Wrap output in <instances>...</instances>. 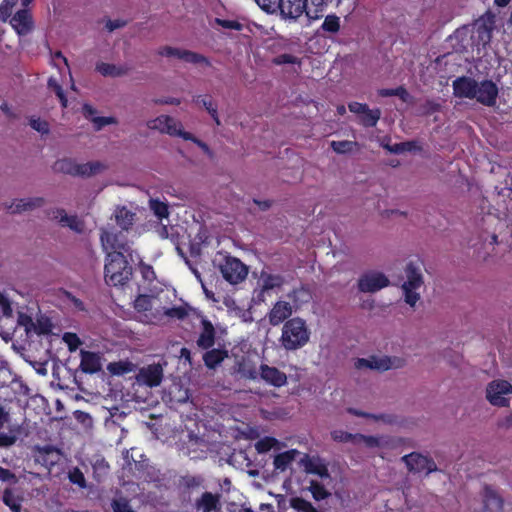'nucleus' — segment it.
<instances>
[{"label":"nucleus","instance_id":"4c0bfd02","mask_svg":"<svg viewBox=\"0 0 512 512\" xmlns=\"http://www.w3.org/2000/svg\"><path fill=\"white\" fill-rule=\"evenodd\" d=\"M381 116V112L379 109L371 110L369 107L363 114L360 116V122L365 127H374L379 121Z\"/></svg>","mask_w":512,"mask_h":512},{"label":"nucleus","instance_id":"f03ea898","mask_svg":"<svg viewBox=\"0 0 512 512\" xmlns=\"http://www.w3.org/2000/svg\"><path fill=\"white\" fill-rule=\"evenodd\" d=\"M132 276V266L121 252H108L104 267V277L108 285L122 286Z\"/></svg>","mask_w":512,"mask_h":512},{"label":"nucleus","instance_id":"e433bc0d","mask_svg":"<svg viewBox=\"0 0 512 512\" xmlns=\"http://www.w3.org/2000/svg\"><path fill=\"white\" fill-rule=\"evenodd\" d=\"M290 506L298 512H320L311 502L302 497H292L290 499Z\"/></svg>","mask_w":512,"mask_h":512},{"label":"nucleus","instance_id":"8fccbe9b","mask_svg":"<svg viewBox=\"0 0 512 512\" xmlns=\"http://www.w3.org/2000/svg\"><path fill=\"white\" fill-rule=\"evenodd\" d=\"M18 3V0H3L0 5V20L6 22L12 15L13 7Z\"/></svg>","mask_w":512,"mask_h":512},{"label":"nucleus","instance_id":"37998d69","mask_svg":"<svg viewBox=\"0 0 512 512\" xmlns=\"http://www.w3.org/2000/svg\"><path fill=\"white\" fill-rule=\"evenodd\" d=\"M48 87L54 91L58 99L60 100L61 106L63 108L67 107L68 100L65 95V92L62 88V86L58 83V81L55 78H49L48 80Z\"/></svg>","mask_w":512,"mask_h":512},{"label":"nucleus","instance_id":"49530a36","mask_svg":"<svg viewBox=\"0 0 512 512\" xmlns=\"http://www.w3.org/2000/svg\"><path fill=\"white\" fill-rule=\"evenodd\" d=\"M283 284V278L279 275H267L263 278L262 292H267Z\"/></svg>","mask_w":512,"mask_h":512},{"label":"nucleus","instance_id":"864d4df0","mask_svg":"<svg viewBox=\"0 0 512 512\" xmlns=\"http://www.w3.org/2000/svg\"><path fill=\"white\" fill-rule=\"evenodd\" d=\"M68 478L71 483L76 484L81 488L86 487V480L84 474L78 467H74L72 470L69 471Z\"/></svg>","mask_w":512,"mask_h":512},{"label":"nucleus","instance_id":"6e6d98bb","mask_svg":"<svg viewBox=\"0 0 512 512\" xmlns=\"http://www.w3.org/2000/svg\"><path fill=\"white\" fill-rule=\"evenodd\" d=\"M413 148H414V142H412V141L400 142V143H395L392 146H387V149L390 152L395 153V154H401L406 151H412Z\"/></svg>","mask_w":512,"mask_h":512},{"label":"nucleus","instance_id":"39448f33","mask_svg":"<svg viewBox=\"0 0 512 512\" xmlns=\"http://www.w3.org/2000/svg\"><path fill=\"white\" fill-rule=\"evenodd\" d=\"M222 277L230 284L243 282L248 275V267L238 258L226 256L220 265Z\"/></svg>","mask_w":512,"mask_h":512},{"label":"nucleus","instance_id":"cd10ccee","mask_svg":"<svg viewBox=\"0 0 512 512\" xmlns=\"http://www.w3.org/2000/svg\"><path fill=\"white\" fill-rule=\"evenodd\" d=\"M44 204V199L42 197L29 198V199H19L13 202L8 210L11 213H20L22 211L32 210L36 207H41Z\"/></svg>","mask_w":512,"mask_h":512},{"label":"nucleus","instance_id":"69168bd1","mask_svg":"<svg viewBox=\"0 0 512 512\" xmlns=\"http://www.w3.org/2000/svg\"><path fill=\"white\" fill-rule=\"evenodd\" d=\"M182 138L184 140H190L192 142H194L195 144H197L205 153H207L208 155H211L212 152L209 148V146L201 141L200 139L196 138L193 134H191L190 132H185L182 134Z\"/></svg>","mask_w":512,"mask_h":512},{"label":"nucleus","instance_id":"ddd939ff","mask_svg":"<svg viewBox=\"0 0 512 512\" xmlns=\"http://www.w3.org/2000/svg\"><path fill=\"white\" fill-rule=\"evenodd\" d=\"M409 471L425 472L429 474L437 470L436 463L433 459L423 456L420 453L412 452L402 457Z\"/></svg>","mask_w":512,"mask_h":512},{"label":"nucleus","instance_id":"7ed1b4c3","mask_svg":"<svg viewBox=\"0 0 512 512\" xmlns=\"http://www.w3.org/2000/svg\"><path fill=\"white\" fill-rule=\"evenodd\" d=\"M104 165L98 161L78 164L72 159L57 160L53 165V170L72 176L90 177L99 173Z\"/></svg>","mask_w":512,"mask_h":512},{"label":"nucleus","instance_id":"412c9836","mask_svg":"<svg viewBox=\"0 0 512 512\" xmlns=\"http://www.w3.org/2000/svg\"><path fill=\"white\" fill-rule=\"evenodd\" d=\"M216 331L210 320L203 318L201 320V331L196 344L202 350H208L215 345Z\"/></svg>","mask_w":512,"mask_h":512},{"label":"nucleus","instance_id":"2eb2a0df","mask_svg":"<svg viewBox=\"0 0 512 512\" xmlns=\"http://www.w3.org/2000/svg\"><path fill=\"white\" fill-rule=\"evenodd\" d=\"M10 24L19 36H26L34 30L31 12L24 8L17 11L10 19Z\"/></svg>","mask_w":512,"mask_h":512},{"label":"nucleus","instance_id":"5701e85b","mask_svg":"<svg viewBox=\"0 0 512 512\" xmlns=\"http://www.w3.org/2000/svg\"><path fill=\"white\" fill-rule=\"evenodd\" d=\"M292 314V307L290 303L285 301H278L269 313V321L273 326L279 325L284 320L289 318Z\"/></svg>","mask_w":512,"mask_h":512},{"label":"nucleus","instance_id":"f257e3e1","mask_svg":"<svg viewBox=\"0 0 512 512\" xmlns=\"http://www.w3.org/2000/svg\"><path fill=\"white\" fill-rule=\"evenodd\" d=\"M310 339V330L305 320L300 317L288 319L282 328L281 345L288 351H295L304 347Z\"/></svg>","mask_w":512,"mask_h":512},{"label":"nucleus","instance_id":"2f4dec72","mask_svg":"<svg viewBox=\"0 0 512 512\" xmlns=\"http://www.w3.org/2000/svg\"><path fill=\"white\" fill-rule=\"evenodd\" d=\"M288 297L293 301L294 305L298 307L303 303L309 302L311 299V293L308 288L300 286L298 288H294L290 293H288Z\"/></svg>","mask_w":512,"mask_h":512},{"label":"nucleus","instance_id":"09e8293b","mask_svg":"<svg viewBox=\"0 0 512 512\" xmlns=\"http://www.w3.org/2000/svg\"><path fill=\"white\" fill-rule=\"evenodd\" d=\"M356 142L343 140V141H332L331 148L338 154H345L351 152L353 147L356 145Z\"/></svg>","mask_w":512,"mask_h":512},{"label":"nucleus","instance_id":"6ab92c4d","mask_svg":"<svg viewBox=\"0 0 512 512\" xmlns=\"http://www.w3.org/2000/svg\"><path fill=\"white\" fill-rule=\"evenodd\" d=\"M301 464L307 474L317 475L322 479L330 478L328 466L323 459L318 456L305 455Z\"/></svg>","mask_w":512,"mask_h":512},{"label":"nucleus","instance_id":"473e14b6","mask_svg":"<svg viewBox=\"0 0 512 512\" xmlns=\"http://www.w3.org/2000/svg\"><path fill=\"white\" fill-rule=\"evenodd\" d=\"M107 370L115 376H123L133 370V364L130 361H114L107 365Z\"/></svg>","mask_w":512,"mask_h":512},{"label":"nucleus","instance_id":"a878e982","mask_svg":"<svg viewBox=\"0 0 512 512\" xmlns=\"http://www.w3.org/2000/svg\"><path fill=\"white\" fill-rule=\"evenodd\" d=\"M484 508L488 511H501L503 508V499L490 487L485 486L483 492Z\"/></svg>","mask_w":512,"mask_h":512},{"label":"nucleus","instance_id":"4468645a","mask_svg":"<svg viewBox=\"0 0 512 512\" xmlns=\"http://www.w3.org/2000/svg\"><path fill=\"white\" fill-rule=\"evenodd\" d=\"M498 92L497 85L492 80L486 79L477 84V95L474 99L484 106L492 107L496 104Z\"/></svg>","mask_w":512,"mask_h":512},{"label":"nucleus","instance_id":"a19ab883","mask_svg":"<svg viewBox=\"0 0 512 512\" xmlns=\"http://www.w3.org/2000/svg\"><path fill=\"white\" fill-rule=\"evenodd\" d=\"M279 441L274 437H263L255 443V449L259 454L267 453L272 448L278 446Z\"/></svg>","mask_w":512,"mask_h":512},{"label":"nucleus","instance_id":"680f3d73","mask_svg":"<svg viewBox=\"0 0 512 512\" xmlns=\"http://www.w3.org/2000/svg\"><path fill=\"white\" fill-rule=\"evenodd\" d=\"M29 124L34 130L42 134H47L49 132L48 122L45 120H41L40 118H31Z\"/></svg>","mask_w":512,"mask_h":512},{"label":"nucleus","instance_id":"a211bd4d","mask_svg":"<svg viewBox=\"0 0 512 512\" xmlns=\"http://www.w3.org/2000/svg\"><path fill=\"white\" fill-rule=\"evenodd\" d=\"M80 370L86 374H95L102 370V357L97 352L80 351Z\"/></svg>","mask_w":512,"mask_h":512},{"label":"nucleus","instance_id":"603ef678","mask_svg":"<svg viewBox=\"0 0 512 512\" xmlns=\"http://www.w3.org/2000/svg\"><path fill=\"white\" fill-rule=\"evenodd\" d=\"M3 502L5 505H7L11 509L12 512H20L21 511L20 503L17 502L15 496L9 489H6L3 493Z\"/></svg>","mask_w":512,"mask_h":512},{"label":"nucleus","instance_id":"774afa93","mask_svg":"<svg viewBox=\"0 0 512 512\" xmlns=\"http://www.w3.org/2000/svg\"><path fill=\"white\" fill-rule=\"evenodd\" d=\"M348 108L352 113L362 115L368 108L367 104L359 103V102H351L348 104Z\"/></svg>","mask_w":512,"mask_h":512},{"label":"nucleus","instance_id":"6e6552de","mask_svg":"<svg viewBox=\"0 0 512 512\" xmlns=\"http://www.w3.org/2000/svg\"><path fill=\"white\" fill-rule=\"evenodd\" d=\"M509 394H512V384L506 380H494L486 388V398L493 406H508L509 399L506 396Z\"/></svg>","mask_w":512,"mask_h":512},{"label":"nucleus","instance_id":"0eeeda50","mask_svg":"<svg viewBox=\"0 0 512 512\" xmlns=\"http://www.w3.org/2000/svg\"><path fill=\"white\" fill-rule=\"evenodd\" d=\"M277 12L281 18L289 21H296L303 13L307 15L310 8H314L310 0H279Z\"/></svg>","mask_w":512,"mask_h":512},{"label":"nucleus","instance_id":"5fc2aeb1","mask_svg":"<svg viewBox=\"0 0 512 512\" xmlns=\"http://www.w3.org/2000/svg\"><path fill=\"white\" fill-rule=\"evenodd\" d=\"M165 315L170 318H176L179 320H183L188 316V309L185 306H174L168 308L165 311Z\"/></svg>","mask_w":512,"mask_h":512},{"label":"nucleus","instance_id":"ea45409f","mask_svg":"<svg viewBox=\"0 0 512 512\" xmlns=\"http://www.w3.org/2000/svg\"><path fill=\"white\" fill-rule=\"evenodd\" d=\"M309 491L316 501L325 500L330 496V493L326 490L324 485L317 480L310 481Z\"/></svg>","mask_w":512,"mask_h":512},{"label":"nucleus","instance_id":"dca6fc26","mask_svg":"<svg viewBox=\"0 0 512 512\" xmlns=\"http://www.w3.org/2000/svg\"><path fill=\"white\" fill-rule=\"evenodd\" d=\"M478 82L468 76L457 77L452 82L453 95L457 98L474 99Z\"/></svg>","mask_w":512,"mask_h":512},{"label":"nucleus","instance_id":"c756f323","mask_svg":"<svg viewBox=\"0 0 512 512\" xmlns=\"http://www.w3.org/2000/svg\"><path fill=\"white\" fill-rule=\"evenodd\" d=\"M298 450L290 449L285 452L279 453L274 457L273 465L275 470L284 472L290 466V464L295 460L296 455L298 454Z\"/></svg>","mask_w":512,"mask_h":512},{"label":"nucleus","instance_id":"0e129e2a","mask_svg":"<svg viewBox=\"0 0 512 512\" xmlns=\"http://www.w3.org/2000/svg\"><path fill=\"white\" fill-rule=\"evenodd\" d=\"M12 313L13 311L9 299L3 294H0V315L10 317Z\"/></svg>","mask_w":512,"mask_h":512},{"label":"nucleus","instance_id":"3c124183","mask_svg":"<svg viewBox=\"0 0 512 512\" xmlns=\"http://www.w3.org/2000/svg\"><path fill=\"white\" fill-rule=\"evenodd\" d=\"M63 341L67 344L69 351H76L79 346L82 344L81 339L78 337L76 333L66 332L63 335Z\"/></svg>","mask_w":512,"mask_h":512},{"label":"nucleus","instance_id":"f3484780","mask_svg":"<svg viewBox=\"0 0 512 512\" xmlns=\"http://www.w3.org/2000/svg\"><path fill=\"white\" fill-rule=\"evenodd\" d=\"M260 378L267 384L280 388L287 383V375L276 367L261 364L259 367Z\"/></svg>","mask_w":512,"mask_h":512},{"label":"nucleus","instance_id":"bb28decb","mask_svg":"<svg viewBox=\"0 0 512 512\" xmlns=\"http://www.w3.org/2000/svg\"><path fill=\"white\" fill-rule=\"evenodd\" d=\"M205 351L203 361L205 366L209 369H215L228 357V352L225 349L210 348Z\"/></svg>","mask_w":512,"mask_h":512},{"label":"nucleus","instance_id":"e2e57ef3","mask_svg":"<svg viewBox=\"0 0 512 512\" xmlns=\"http://www.w3.org/2000/svg\"><path fill=\"white\" fill-rule=\"evenodd\" d=\"M94 125H95V129L96 130H101L103 127L107 126V125H110V124H116L117 123V119L115 117H112V116H109V117H104V116H99V117H94L92 119Z\"/></svg>","mask_w":512,"mask_h":512},{"label":"nucleus","instance_id":"f8f14e48","mask_svg":"<svg viewBox=\"0 0 512 512\" xmlns=\"http://www.w3.org/2000/svg\"><path fill=\"white\" fill-rule=\"evenodd\" d=\"M148 128L158 130L161 133H166L170 136H179L182 138V134L185 133L182 129V125L179 121L168 115H160L153 120L148 122Z\"/></svg>","mask_w":512,"mask_h":512},{"label":"nucleus","instance_id":"9d476101","mask_svg":"<svg viewBox=\"0 0 512 512\" xmlns=\"http://www.w3.org/2000/svg\"><path fill=\"white\" fill-rule=\"evenodd\" d=\"M390 284L389 279L382 272L369 271L358 279V289L364 293H374Z\"/></svg>","mask_w":512,"mask_h":512},{"label":"nucleus","instance_id":"de8ad7c7","mask_svg":"<svg viewBox=\"0 0 512 512\" xmlns=\"http://www.w3.org/2000/svg\"><path fill=\"white\" fill-rule=\"evenodd\" d=\"M331 438L334 441L340 442V443L351 442V443L356 444V434H352L350 432L343 431V430H333L331 432Z\"/></svg>","mask_w":512,"mask_h":512},{"label":"nucleus","instance_id":"c03bdc74","mask_svg":"<svg viewBox=\"0 0 512 512\" xmlns=\"http://www.w3.org/2000/svg\"><path fill=\"white\" fill-rule=\"evenodd\" d=\"M150 208L159 219L167 218L169 215L168 205L158 199L150 201Z\"/></svg>","mask_w":512,"mask_h":512},{"label":"nucleus","instance_id":"7c9ffc66","mask_svg":"<svg viewBox=\"0 0 512 512\" xmlns=\"http://www.w3.org/2000/svg\"><path fill=\"white\" fill-rule=\"evenodd\" d=\"M128 68L124 66H117L115 64L99 62L96 64V71L101 75L107 77H120L128 73Z\"/></svg>","mask_w":512,"mask_h":512},{"label":"nucleus","instance_id":"c85d7f7f","mask_svg":"<svg viewBox=\"0 0 512 512\" xmlns=\"http://www.w3.org/2000/svg\"><path fill=\"white\" fill-rule=\"evenodd\" d=\"M115 220L122 230L128 231L134 224L135 213L128 210L125 206L118 207L115 211Z\"/></svg>","mask_w":512,"mask_h":512},{"label":"nucleus","instance_id":"338daca9","mask_svg":"<svg viewBox=\"0 0 512 512\" xmlns=\"http://www.w3.org/2000/svg\"><path fill=\"white\" fill-rule=\"evenodd\" d=\"M182 49L164 46L158 50V54L165 57H177L180 59Z\"/></svg>","mask_w":512,"mask_h":512},{"label":"nucleus","instance_id":"bf43d9fd","mask_svg":"<svg viewBox=\"0 0 512 512\" xmlns=\"http://www.w3.org/2000/svg\"><path fill=\"white\" fill-rule=\"evenodd\" d=\"M363 442L369 448L378 447L380 445V441L375 436H366L363 434L356 433V444Z\"/></svg>","mask_w":512,"mask_h":512},{"label":"nucleus","instance_id":"58836bf2","mask_svg":"<svg viewBox=\"0 0 512 512\" xmlns=\"http://www.w3.org/2000/svg\"><path fill=\"white\" fill-rule=\"evenodd\" d=\"M379 95L382 97H390V96H397L399 97L403 102H407L410 98V94L408 93L407 89L403 86H399L396 88H385L379 90Z\"/></svg>","mask_w":512,"mask_h":512},{"label":"nucleus","instance_id":"4d7b16f0","mask_svg":"<svg viewBox=\"0 0 512 512\" xmlns=\"http://www.w3.org/2000/svg\"><path fill=\"white\" fill-rule=\"evenodd\" d=\"M134 307L137 311L145 312L151 308V300L147 295H139L134 302Z\"/></svg>","mask_w":512,"mask_h":512},{"label":"nucleus","instance_id":"423d86ee","mask_svg":"<svg viewBox=\"0 0 512 512\" xmlns=\"http://www.w3.org/2000/svg\"><path fill=\"white\" fill-rule=\"evenodd\" d=\"M404 364V359L395 356H371L370 359L358 358L355 362V367L357 369L369 368L378 371H386L389 369L401 368L404 366Z\"/></svg>","mask_w":512,"mask_h":512},{"label":"nucleus","instance_id":"393cba45","mask_svg":"<svg viewBox=\"0 0 512 512\" xmlns=\"http://www.w3.org/2000/svg\"><path fill=\"white\" fill-rule=\"evenodd\" d=\"M54 214L55 218H59V222L62 224V226H67L79 234L84 232V222L78 219L76 215H67L66 211L62 208L56 209Z\"/></svg>","mask_w":512,"mask_h":512},{"label":"nucleus","instance_id":"a18cd8bd","mask_svg":"<svg viewBox=\"0 0 512 512\" xmlns=\"http://www.w3.org/2000/svg\"><path fill=\"white\" fill-rule=\"evenodd\" d=\"M441 109V104L435 100L427 99L420 105L419 111L422 116H431Z\"/></svg>","mask_w":512,"mask_h":512},{"label":"nucleus","instance_id":"b1692460","mask_svg":"<svg viewBox=\"0 0 512 512\" xmlns=\"http://www.w3.org/2000/svg\"><path fill=\"white\" fill-rule=\"evenodd\" d=\"M493 21L487 23L485 20H477L473 25L472 38H477L478 44L486 45L492 37Z\"/></svg>","mask_w":512,"mask_h":512},{"label":"nucleus","instance_id":"72a5a7b5","mask_svg":"<svg viewBox=\"0 0 512 512\" xmlns=\"http://www.w3.org/2000/svg\"><path fill=\"white\" fill-rule=\"evenodd\" d=\"M180 59L187 63L211 66V62L206 56L190 50L182 49Z\"/></svg>","mask_w":512,"mask_h":512},{"label":"nucleus","instance_id":"9b49d317","mask_svg":"<svg viewBox=\"0 0 512 512\" xmlns=\"http://www.w3.org/2000/svg\"><path fill=\"white\" fill-rule=\"evenodd\" d=\"M35 462L45 467L49 472L61 461V450L52 445L34 447Z\"/></svg>","mask_w":512,"mask_h":512},{"label":"nucleus","instance_id":"c9c22d12","mask_svg":"<svg viewBox=\"0 0 512 512\" xmlns=\"http://www.w3.org/2000/svg\"><path fill=\"white\" fill-rule=\"evenodd\" d=\"M195 102L201 104L207 112L211 115L216 125H220V119L218 117L217 107L213 104L209 96H197Z\"/></svg>","mask_w":512,"mask_h":512},{"label":"nucleus","instance_id":"4be33fe9","mask_svg":"<svg viewBox=\"0 0 512 512\" xmlns=\"http://www.w3.org/2000/svg\"><path fill=\"white\" fill-rule=\"evenodd\" d=\"M221 495L219 493L204 492L195 501V508L200 512H221Z\"/></svg>","mask_w":512,"mask_h":512},{"label":"nucleus","instance_id":"052dcab7","mask_svg":"<svg viewBox=\"0 0 512 512\" xmlns=\"http://www.w3.org/2000/svg\"><path fill=\"white\" fill-rule=\"evenodd\" d=\"M216 23L225 29H231L236 31H241L243 29V25L237 20L216 18Z\"/></svg>","mask_w":512,"mask_h":512},{"label":"nucleus","instance_id":"20e7f679","mask_svg":"<svg viewBox=\"0 0 512 512\" xmlns=\"http://www.w3.org/2000/svg\"><path fill=\"white\" fill-rule=\"evenodd\" d=\"M405 274L407 280L402 285L405 302L413 307L420 299L419 293L415 292V290L423 285V276L420 267L412 261L407 263Z\"/></svg>","mask_w":512,"mask_h":512},{"label":"nucleus","instance_id":"1a4fd4ad","mask_svg":"<svg viewBox=\"0 0 512 512\" xmlns=\"http://www.w3.org/2000/svg\"><path fill=\"white\" fill-rule=\"evenodd\" d=\"M100 241L104 250L108 252H121L131 255V247L126 237L120 233H113L105 229L101 230Z\"/></svg>","mask_w":512,"mask_h":512},{"label":"nucleus","instance_id":"13d9d810","mask_svg":"<svg viewBox=\"0 0 512 512\" xmlns=\"http://www.w3.org/2000/svg\"><path fill=\"white\" fill-rule=\"evenodd\" d=\"M257 5L265 12L273 14L277 12L279 0H255Z\"/></svg>","mask_w":512,"mask_h":512},{"label":"nucleus","instance_id":"f704fd0d","mask_svg":"<svg viewBox=\"0 0 512 512\" xmlns=\"http://www.w3.org/2000/svg\"><path fill=\"white\" fill-rule=\"evenodd\" d=\"M314 8H310L307 12V17L311 20H317L323 16V12L328 3L333 0H310ZM341 0H338L340 2Z\"/></svg>","mask_w":512,"mask_h":512},{"label":"nucleus","instance_id":"aec40b11","mask_svg":"<svg viewBox=\"0 0 512 512\" xmlns=\"http://www.w3.org/2000/svg\"><path fill=\"white\" fill-rule=\"evenodd\" d=\"M163 379V368L159 364H152L144 367L138 374V380L153 388L161 384Z\"/></svg>","mask_w":512,"mask_h":512},{"label":"nucleus","instance_id":"79ce46f5","mask_svg":"<svg viewBox=\"0 0 512 512\" xmlns=\"http://www.w3.org/2000/svg\"><path fill=\"white\" fill-rule=\"evenodd\" d=\"M325 32L337 33L340 30V19L338 16L332 14L327 15L321 25Z\"/></svg>","mask_w":512,"mask_h":512}]
</instances>
